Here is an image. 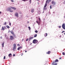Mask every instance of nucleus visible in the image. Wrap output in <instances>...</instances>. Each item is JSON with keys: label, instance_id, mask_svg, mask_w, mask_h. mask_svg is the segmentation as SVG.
<instances>
[{"label": "nucleus", "instance_id": "f257e3e1", "mask_svg": "<svg viewBox=\"0 0 65 65\" xmlns=\"http://www.w3.org/2000/svg\"><path fill=\"white\" fill-rule=\"evenodd\" d=\"M13 47L12 50L13 51H15L17 50V48H16L17 45L16 44H13Z\"/></svg>", "mask_w": 65, "mask_h": 65}, {"label": "nucleus", "instance_id": "f03ea898", "mask_svg": "<svg viewBox=\"0 0 65 65\" xmlns=\"http://www.w3.org/2000/svg\"><path fill=\"white\" fill-rule=\"evenodd\" d=\"M33 43L35 44L37 43L38 42V41L36 39L34 40L33 41Z\"/></svg>", "mask_w": 65, "mask_h": 65}, {"label": "nucleus", "instance_id": "7ed1b4c3", "mask_svg": "<svg viewBox=\"0 0 65 65\" xmlns=\"http://www.w3.org/2000/svg\"><path fill=\"white\" fill-rule=\"evenodd\" d=\"M15 15L16 17L18 18L19 17V13L17 12H15Z\"/></svg>", "mask_w": 65, "mask_h": 65}, {"label": "nucleus", "instance_id": "20e7f679", "mask_svg": "<svg viewBox=\"0 0 65 65\" xmlns=\"http://www.w3.org/2000/svg\"><path fill=\"white\" fill-rule=\"evenodd\" d=\"M39 21L38 22L37 21H36V23L38 24L39 25V24H40V22H41V20L40 19V18H39Z\"/></svg>", "mask_w": 65, "mask_h": 65}, {"label": "nucleus", "instance_id": "39448f33", "mask_svg": "<svg viewBox=\"0 0 65 65\" xmlns=\"http://www.w3.org/2000/svg\"><path fill=\"white\" fill-rule=\"evenodd\" d=\"M62 28L64 30H65V24L64 23L62 25Z\"/></svg>", "mask_w": 65, "mask_h": 65}, {"label": "nucleus", "instance_id": "423d86ee", "mask_svg": "<svg viewBox=\"0 0 65 65\" xmlns=\"http://www.w3.org/2000/svg\"><path fill=\"white\" fill-rule=\"evenodd\" d=\"M52 4H53V5H55V4H56V2L54 1H52Z\"/></svg>", "mask_w": 65, "mask_h": 65}, {"label": "nucleus", "instance_id": "0eeeda50", "mask_svg": "<svg viewBox=\"0 0 65 65\" xmlns=\"http://www.w3.org/2000/svg\"><path fill=\"white\" fill-rule=\"evenodd\" d=\"M11 10V9L9 7L7 8L6 9V10H7L8 11H9V10Z\"/></svg>", "mask_w": 65, "mask_h": 65}, {"label": "nucleus", "instance_id": "6e6552de", "mask_svg": "<svg viewBox=\"0 0 65 65\" xmlns=\"http://www.w3.org/2000/svg\"><path fill=\"white\" fill-rule=\"evenodd\" d=\"M33 39V37H32L30 38H29L28 39V41H31V40L32 39Z\"/></svg>", "mask_w": 65, "mask_h": 65}, {"label": "nucleus", "instance_id": "1a4fd4ad", "mask_svg": "<svg viewBox=\"0 0 65 65\" xmlns=\"http://www.w3.org/2000/svg\"><path fill=\"white\" fill-rule=\"evenodd\" d=\"M48 0H47L46 1V3H45V4L44 6V7H46V6H47V3Z\"/></svg>", "mask_w": 65, "mask_h": 65}, {"label": "nucleus", "instance_id": "9d476101", "mask_svg": "<svg viewBox=\"0 0 65 65\" xmlns=\"http://www.w3.org/2000/svg\"><path fill=\"white\" fill-rule=\"evenodd\" d=\"M13 37L12 36H10V40H13Z\"/></svg>", "mask_w": 65, "mask_h": 65}, {"label": "nucleus", "instance_id": "9b49d317", "mask_svg": "<svg viewBox=\"0 0 65 65\" xmlns=\"http://www.w3.org/2000/svg\"><path fill=\"white\" fill-rule=\"evenodd\" d=\"M9 32H10L12 34H14V33H13V32H12V31H10V30H9L8 33H9Z\"/></svg>", "mask_w": 65, "mask_h": 65}, {"label": "nucleus", "instance_id": "f8f14e48", "mask_svg": "<svg viewBox=\"0 0 65 65\" xmlns=\"http://www.w3.org/2000/svg\"><path fill=\"white\" fill-rule=\"evenodd\" d=\"M10 8H11L12 9H14V10H15L16 9V8H14V7H10Z\"/></svg>", "mask_w": 65, "mask_h": 65}, {"label": "nucleus", "instance_id": "ddd939ff", "mask_svg": "<svg viewBox=\"0 0 65 65\" xmlns=\"http://www.w3.org/2000/svg\"><path fill=\"white\" fill-rule=\"evenodd\" d=\"M8 56L9 58H11L12 56V54H10L8 55Z\"/></svg>", "mask_w": 65, "mask_h": 65}, {"label": "nucleus", "instance_id": "4468645a", "mask_svg": "<svg viewBox=\"0 0 65 65\" xmlns=\"http://www.w3.org/2000/svg\"><path fill=\"white\" fill-rule=\"evenodd\" d=\"M22 48V46L19 47L18 48V51H20V49H21V48Z\"/></svg>", "mask_w": 65, "mask_h": 65}, {"label": "nucleus", "instance_id": "2eb2a0df", "mask_svg": "<svg viewBox=\"0 0 65 65\" xmlns=\"http://www.w3.org/2000/svg\"><path fill=\"white\" fill-rule=\"evenodd\" d=\"M4 42H3L2 44V47H4Z\"/></svg>", "mask_w": 65, "mask_h": 65}, {"label": "nucleus", "instance_id": "dca6fc26", "mask_svg": "<svg viewBox=\"0 0 65 65\" xmlns=\"http://www.w3.org/2000/svg\"><path fill=\"white\" fill-rule=\"evenodd\" d=\"M59 60L57 59H56L55 61V62H58Z\"/></svg>", "mask_w": 65, "mask_h": 65}, {"label": "nucleus", "instance_id": "f3484780", "mask_svg": "<svg viewBox=\"0 0 65 65\" xmlns=\"http://www.w3.org/2000/svg\"><path fill=\"white\" fill-rule=\"evenodd\" d=\"M1 30H5V28H4L3 27H2V29H1Z\"/></svg>", "mask_w": 65, "mask_h": 65}, {"label": "nucleus", "instance_id": "a211bd4d", "mask_svg": "<svg viewBox=\"0 0 65 65\" xmlns=\"http://www.w3.org/2000/svg\"><path fill=\"white\" fill-rule=\"evenodd\" d=\"M34 10L33 9H32L31 11V12H32V13L33 12H34Z\"/></svg>", "mask_w": 65, "mask_h": 65}, {"label": "nucleus", "instance_id": "6ab92c4d", "mask_svg": "<svg viewBox=\"0 0 65 65\" xmlns=\"http://www.w3.org/2000/svg\"><path fill=\"white\" fill-rule=\"evenodd\" d=\"M47 33H46L45 34L44 36H45V37H46V36H47Z\"/></svg>", "mask_w": 65, "mask_h": 65}, {"label": "nucleus", "instance_id": "aec40b11", "mask_svg": "<svg viewBox=\"0 0 65 65\" xmlns=\"http://www.w3.org/2000/svg\"><path fill=\"white\" fill-rule=\"evenodd\" d=\"M51 53V52L50 51H48V52H47L46 53V54H49L50 53Z\"/></svg>", "mask_w": 65, "mask_h": 65}, {"label": "nucleus", "instance_id": "412c9836", "mask_svg": "<svg viewBox=\"0 0 65 65\" xmlns=\"http://www.w3.org/2000/svg\"><path fill=\"white\" fill-rule=\"evenodd\" d=\"M37 37V34H36L35 35H34V37Z\"/></svg>", "mask_w": 65, "mask_h": 65}, {"label": "nucleus", "instance_id": "4be33fe9", "mask_svg": "<svg viewBox=\"0 0 65 65\" xmlns=\"http://www.w3.org/2000/svg\"><path fill=\"white\" fill-rule=\"evenodd\" d=\"M7 28H10V27L9 26L7 25L6 26Z\"/></svg>", "mask_w": 65, "mask_h": 65}, {"label": "nucleus", "instance_id": "5701e85b", "mask_svg": "<svg viewBox=\"0 0 65 65\" xmlns=\"http://www.w3.org/2000/svg\"><path fill=\"white\" fill-rule=\"evenodd\" d=\"M52 65H53V64H55V62L54 61L53 62V63H52Z\"/></svg>", "mask_w": 65, "mask_h": 65}, {"label": "nucleus", "instance_id": "b1692460", "mask_svg": "<svg viewBox=\"0 0 65 65\" xmlns=\"http://www.w3.org/2000/svg\"><path fill=\"white\" fill-rule=\"evenodd\" d=\"M28 28H29V30H31V28H30V26H29L28 27Z\"/></svg>", "mask_w": 65, "mask_h": 65}, {"label": "nucleus", "instance_id": "393cba45", "mask_svg": "<svg viewBox=\"0 0 65 65\" xmlns=\"http://www.w3.org/2000/svg\"><path fill=\"white\" fill-rule=\"evenodd\" d=\"M13 10H10V12H13Z\"/></svg>", "mask_w": 65, "mask_h": 65}, {"label": "nucleus", "instance_id": "a878e982", "mask_svg": "<svg viewBox=\"0 0 65 65\" xmlns=\"http://www.w3.org/2000/svg\"><path fill=\"white\" fill-rule=\"evenodd\" d=\"M35 32H36V33H38V31H37V30H36L35 31Z\"/></svg>", "mask_w": 65, "mask_h": 65}, {"label": "nucleus", "instance_id": "bb28decb", "mask_svg": "<svg viewBox=\"0 0 65 65\" xmlns=\"http://www.w3.org/2000/svg\"><path fill=\"white\" fill-rule=\"evenodd\" d=\"M20 46V45L19 44H18L17 45V46Z\"/></svg>", "mask_w": 65, "mask_h": 65}, {"label": "nucleus", "instance_id": "cd10ccee", "mask_svg": "<svg viewBox=\"0 0 65 65\" xmlns=\"http://www.w3.org/2000/svg\"><path fill=\"white\" fill-rule=\"evenodd\" d=\"M62 54L63 55H65V53L64 52H63Z\"/></svg>", "mask_w": 65, "mask_h": 65}, {"label": "nucleus", "instance_id": "c85d7f7f", "mask_svg": "<svg viewBox=\"0 0 65 65\" xmlns=\"http://www.w3.org/2000/svg\"><path fill=\"white\" fill-rule=\"evenodd\" d=\"M51 0H48V2H51Z\"/></svg>", "mask_w": 65, "mask_h": 65}, {"label": "nucleus", "instance_id": "c756f323", "mask_svg": "<svg viewBox=\"0 0 65 65\" xmlns=\"http://www.w3.org/2000/svg\"><path fill=\"white\" fill-rule=\"evenodd\" d=\"M29 2L30 3V4H31V0H30Z\"/></svg>", "mask_w": 65, "mask_h": 65}, {"label": "nucleus", "instance_id": "7c9ffc66", "mask_svg": "<svg viewBox=\"0 0 65 65\" xmlns=\"http://www.w3.org/2000/svg\"><path fill=\"white\" fill-rule=\"evenodd\" d=\"M50 7L51 9H52V5H51L50 6Z\"/></svg>", "mask_w": 65, "mask_h": 65}, {"label": "nucleus", "instance_id": "2f4dec72", "mask_svg": "<svg viewBox=\"0 0 65 65\" xmlns=\"http://www.w3.org/2000/svg\"><path fill=\"white\" fill-rule=\"evenodd\" d=\"M4 25H6V22H5V23Z\"/></svg>", "mask_w": 65, "mask_h": 65}, {"label": "nucleus", "instance_id": "473e14b6", "mask_svg": "<svg viewBox=\"0 0 65 65\" xmlns=\"http://www.w3.org/2000/svg\"><path fill=\"white\" fill-rule=\"evenodd\" d=\"M4 59H5V56L4 57Z\"/></svg>", "mask_w": 65, "mask_h": 65}, {"label": "nucleus", "instance_id": "72a5a7b5", "mask_svg": "<svg viewBox=\"0 0 65 65\" xmlns=\"http://www.w3.org/2000/svg\"><path fill=\"white\" fill-rule=\"evenodd\" d=\"M9 25L10 26H11V23H9Z\"/></svg>", "mask_w": 65, "mask_h": 65}, {"label": "nucleus", "instance_id": "f704fd0d", "mask_svg": "<svg viewBox=\"0 0 65 65\" xmlns=\"http://www.w3.org/2000/svg\"><path fill=\"white\" fill-rule=\"evenodd\" d=\"M57 64H58L57 63H55L54 64V65H57Z\"/></svg>", "mask_w": 65, "mask_h": 65}, {"label": "nucleus", "instance_id": "c9c22d12", "mask_svg": "<svg viewBox=\"0 0 65 65\" xmlns=\"http://www.w3.org/2000/svg\"><path fill=\"white\" fill-rule=\"evenodd\" d=\"M23 1H24V2H25V1H26V0H22Z\"/></svg>", "mask_w": 65, "mask_h": 65}, {"label": "nucleus", "instance_id": "e433bc0d", "mask_svg": "<svg viewBox=\"0 0 65 65\" xmlns=\"http://www.w3.org/2000/svg\"><path fill=\"white\" fill-rule=\"evenodd\" d=\"M59 28H61V26H59Z\"/></svg>", "mask_w": 65, "mask_h": 65}, {"label": "nucleus", "instance_id": "4c0bfd02", "mask_svg": "<svg viewBox=\"0 0 65 65\" xmlns=\"http://www.w3.org/2000/svg\"><path fill=\"white\" fill-rule=\"evenodd\" d=\"M28 39H27L26 40V41H28Z\"/></svg>", "mask_w": 65, "mask_h": 65}, {"label": "nucleus", "instance_id": "58836bf2", "mask_svg": "<svg viewBox=\"0 0 65 65\" xmlns=\"http://www.w3.org/2000/svg\"><path fill=\"white\" fill-rule=\"evenodd\" d=\"M21 20H22L23 19V17L22 16H21Z\"/></svg>", "mask_w": 65, "mask_h": 65}, {"label": "nucleus", "instance_id": "ea45409f", "mask_svg": "<svg viewBox=\"0 0 65 65\" xmlns=\"http://www.w3.org/2000/svg\"><path fill=\"white\" fill-rule=\"evenodd\" d=\"M4 28L5 29V28H6V27H5V26H4Z\"/></svg>", "mask_w": 65, "mask_h": 65}, {"label": "nucleus", "instance_id": "a19ab883", "mask_svg": "<svg viewBox=\"0 0 65 65\" xmlns=\"http://www.w3.org/2000/svg\"><path fill=\"white\" fill-rule=\"evenodd\" d=\"M0 38L1 39H2V36Z\"/></svg>", "mask_w": 65, "mask_h": 65}, {"label": "nucleus", "instance_id": "79ce46f5", "mask_svg": "<svg viewBox=\"0 0 65 65\" xmlns=\"http://www.w3.org/2000/svg\"><path fill=\"white\" fill-rule=\"evenodd\" d=\"M61 58H61V57H60V58H59V59H61Z\"/></svg>", "mask_w": 65, "mask_h": 65}, {"label": "nucleus", "instance_id": "37998d69", "mask_svg": "<svg viewBox=\"0 0 65 65\" xmlns=\"http://www.w3.org/2000/svg\"><path fill=\"white\" fill-rule=\"evenodd\" d=\"M63 32H64V31H63L62 32V33H63Z\"/></svg>", "mask_w": 65, "mask_h": 65}, {"label": "nucleus", "instance_id": "c03bdc74", "mask_svg": "<svg viewBox=\"0 0 65 65\" xmlns=\"http://www.w3.org/2000/svg\"><path fill=\"white\" fill-rule=\"evenodd\" d=\"M13 56H15V54H13Z\"/></svg>", "mask_w": 65, "mask_h": 65}, {"label": "nucleus", "instance_id": "a18cd8bd", "mask_svg": "<svg viewBox=\"0 0 65 65\" xmlns=\"http://www.w3.org/2000/svg\"><path fill=\"white\" fill-rule=\"evenodd\" d=\"M1 13H2V12L0 11V14H1Z\"/></svg>", "mask_w": 65, "mask_h": 65}, {"label": "nucleus", "instance_id": "49530a36", "mask_svg": "<svg viewBox=\"0 0 65 65\" xmlns=\"http://www.w3.org/2000/svg\"><path fill=\"white\" fill-rule=\"evenodd\" d=\"M11 1L12 2H13V1L12 0H11Z\"/></svg>", "mask_w": 65, "mask_h": 65}, {"label": "nucleus", "instance_id": "de8ad7c7", "mask_svg": "<svg viewBox=\"0 0 65 65\" xmlns=\"http://www.w3.org/2000/svg\"><path fill=\"white\" fill-rule=\"evenodd\" d=\"M27 23H28V24H29V21H28Z\"/></svg>", "mask_w": 65, "mask_h": 65}, {"label": "nucleus", "instance_id": "09e8293b", "mask_svg": "<svg viewBox=\"0 0 65 65\" xmlns=\"http://www.w3.org/2000/svg\"><path fill=\"white\" fill-rule=\"evenodd\" d=\"M25 53H26V52H27V51H25Z\"/></svg>", "mask_w": 65, "mask_h": 65}, {"label": "nucleus", "instance_id": "8fccbe9b", "mask_svg": "<svg viewBox=\"0 0 65 65\" xmlns=\"http://www.w3.org/2000/svg\"><path fill=\"white\" fill-rule=\"evenodd\" d=\"M20 13V14H21V13Z\"/></svg>", "mask_w": 65, "mask_h": 65}, {"label": "nucleus", "instance_id": "3c124183", "mask_svg": "<svg viewBox=\"0 0 65 65\" xmlns=\"http://www.w3.org/2000/svg\"><path fill=\"white\" fill-rule=\"evenodd\" d=\"M31 19H32V18H31Z\"/></svg>", "mask_w": 65, "mask_h": 65}, {"label": "nucleus", "instance_id": "603ef678", "mask_svg": "<svg viewBox=\"0 0 65 65\" xmlns=\"http://www.w3.org/2000/svg\"><path fill=\"white\" fill-rule=\"evenodd\" d=\"M37 1H39V0H37Z\"/></svg>", "mask_w": 65, "mask_h": 65}, {"label": "nucleus", "instance_id": "864d4df0", "mask_svg": "<svg viewBox=\"0 0 65 65\" xmlns=\"http://www.w3.org/2000/svg\"><path fill=\"white\" fill-rule=\"evenodd\" d=\"M44 9H45L44 8Z\"/></svg>", "mask_w": 65, "mask_h": 65}, {"label": "nucleus", "instance_id": "5fc2aeb1", "mask_svg": "<svg viewBox=\"0 0 65 65\" xmlns=\"http://www.w3.org/2000/svg\"><path fill=\"white\" fill-rule=\"evenodd\" d=\"M22 55H23V53L22 54Z\"/></svg>", "mask_w": 65, "mask_h": 65}, {"label": "nucleus", "instance_id": "6e6d98bb", "mask_svg": "<svg viewBox=\"0 0 65 65\" xmlns=\"http://www.w3.org/2000/svg\"><path fill=\"white\" fill-rule=\"evenodd\" d=\"M0 27H1V25H0Z\"/></svg>", "mask_w": 65, "mask_h": 65}, {"label": "nucleus", "instance_id": "4d7b16f0", "mask_svg": "<svg viewBox=\"0 0 65 65\" xmlns=\"http://www.w3.org/2000/svg\"><path fill=\"white\" fill-rule=\"evenodd\" d=\"M23 40H22V41H23Z\"/></svg>", "mask_w": 65, "mask_h": 65}, {"label": "nucleus", "instance_id": "13d9d810", "mask_svg": "<svg viewBox=\"0 0 65 65\" xmlns=\"http://www.w3.org/2000/svg\"><path fill=\"white\" fill-rule=\"evenodd\" d=\"M64 18H65V16H64Z\"/></svg>", "mask_w": 65, "mask_h": 65}, {"label": "nucleus", "instance_id": "bf43d9fd", "mask_svg": "<svg viewBox=\"0 0 65 65\" xmlns=\"http://www.w3.org/2000/svg\"><path fill=\"white\" fill-rule=\"evenodd\" d=\"M21 56H22V54L21 55Z\"/></svg>", "mask_w": 65, "mask_h": 65}]
</instances>
